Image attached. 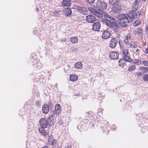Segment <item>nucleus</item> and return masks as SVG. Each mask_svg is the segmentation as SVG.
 <instances>
[{
  "label": "nucleus",
  "instance_id": "nucleus-1",
  "mask_svg": "<svg viewBox=\"0 0 148 148\" xmlns=\"http://www.w3.org/2000/svg\"><path fill=\"white\" fill-rule=\"evenodd\" d=\"M103 15L105 18H103L102 20L107 26L114 32H117V29L119 28L120 25L117 20L106 13H105Z\"/></svg>",
  "mask_w": 148,
  "mask_h": 148
},
{
  "label": "nucleus",
  "instance_id": "nucleus-2",
  "mask_svg": "<svg viewBox=\"0 0 148 148\" xmlns=\"http://www.w3.org/2000/svg\"><path fill=\"white\" fill-rule=\"evenodd\" d=\"M117 18L119 25L123 27H127L128 24L127 23L131 22V21H130L128 15L126 14H120L118 15Z\"/></svg>",
  "mask_w": 148,
  "mask_h": 148
},
{
  "label": "nucleus",
  "instance_id": "nucleus-3",
  "mask_svg": "<svg viewBox=\"0 0 148 148\" xmlns=\"http://www.w3.org/2000/svg\"><path fill=\"white\" fill-rule=\"evenodd\" d=\"M96 8L98 10L102 11L106 9L107 7V3L100 1H98L96 3Z\"/></svg>",
  "mask_w": 148,
  "mask_h": 148
},
{
  "label": "nucleus",
  "instance_id": "nucleus-4",
  "mask_svg": "<svg viewBox=\"0 0 148 148\" xmlns=\"http://www.w3.org/2000/svg\"><path fill=\"white\" fill-rule=\"evenodd\" d=\"M112 9L113 12L116 14L121 13L122 10L121 4L119 3H117L113 6Z\"/></svg>",
  "mask_w": 148,
  "mask_h": 148
},
{
  "label": "nucleus",
  "instance_id": "nucleus-5",
  "mask_svg": "<svg viewBox=\"0 0 148 148\" xmlns=\"http://www.w3.org/2000/svg\"><path fill=\"white\" fill-rule=\"evenodd\" d=\"M40 123L41 128H46L49 124V122H48L47 119L44 118H42L40 120Z\"/></svg>",
  "mask_w": 148,
  "mask_h": 148
},
{
  "label": "nucleus",
  "instance_id": "nucleus-6",
  "mask_svg": "<svg viewBox=\"0 0 148 148\" xmlns=\"http://www.w3.org/2000/svg\"><path fill=\"white\" fill-rule=\"evenodd\" d=\"M118 43L117 40L115 38H113L111 39L109 43V46L111 48H115Z\"/></svg>",
  "mask_w": 148,
  "mask_h": 148
},
{
  "label": "nucleus",
  "instance_id": "nucleus-7",
  "mask_svg": "<svg viewBox=\"0 0 148 148\" xmlns=\"http://www.w3.org/2000/svg\"><path fill=\"white\" fill-rule=\"evenodd\" d=\"M119 54L118 52L113 51L110 53L109 57L112 60H116L118 59Z\"/></svg>",
  "mask_w": 148,
  "mask_h": 148
},
{
  "label": "nucleus",
  "instance_id": "nucleus-8",
  "mask_svg": "<svg viewBox=\"0 0 148 148\" xmlns=\"http://www.w3.org/2000/svg\"><path fill=\"white\" fill-rule=\"evenodd\" d=\"M86 20L89 23H93L95 21L96 18L92 15H88L86 17Z\"/></svg>",
  "mask_w": 148,
  "mask_h": 148
},
{
  "label": "nucleus",
  "instance_id": "nucleus-9",
  "mask_svg": "<svg viewBox=\"0 0 148 148\" xmlns=\"http://www.w3.org/2000/svg\"><path fill=\"white\" fill-rule=\"evenodd\" d=\"M136 11L135 10H132V11L129 13L128 14H127L128 15V19H130V21H131V22L135 18L136 14L135 12Z\"/></svg>",
  "mask_w": 148,
  "mask_h": 148
},
{
  "label": "nucleus",
  "instance_id": "nucleus-10",
  "mask_svg": "<svg viewBox=\"0 0 148 148\" xmlns=\"http://www.w3.org/2000/svg\"><path fill=\"white\" fill-rule=\"evenodd\" d=\"M110 33L108 31L106 30L103 32L102 38L103 39H107L110 38Z\"/></svg>",
  "mask_w": 148,
  "mask_h": 148
},
{
  "label": "nucleus",
  "instance_id": "nucleus-11",
  "mask_svg": "<svg viewBox=\"0 0 148 148\" xmlns=\"http://www.w3.org/2000/svg\"><path fill=\"white\" fill-rule=\"evenodd\" d=\"M141 0H135L134 3L133 5L132 9L133 10H137L139 8V5L140 3Z\"/></svg>",
  "mask_w": 148,
  "mask_h": 148
},
{
  "label": "nucleus",
  "instance_id": "nucleus-12",
  "mask_svg": "<svg viewBox=\"0 0 148 148\" xmlns=\"http://www.w3.org/2000/svg\"><path fill=\"white\" fill-rule=\"evenodd\" d=\"M100 27V23L98 22H96L93 25L92 29L95 31H98L99 30Z\"/></svg>",
  "mask_w": 148,
  "mask_h": 148
},
{
  "label": "nucleus",
  "instance_id": "nucleus-13",
  "mask_svg": "<svg viewBox=\"0 0 148 148\" xmlns=\"http://www.w3.org/2000/svg\"><path fill=\"white\" fill-rule=\"evenodd\" d=\"M55 113L57 114H60L61 111V108L60 105L59 104H57L55 106Z\"/></svg>",
  "mask_w": 148,
  "mask_h": 148
},
{
  "label": "nucleus",
  "instance_id": "nucleus-14",
  "mask_svg": "<svg viewBox=\"0 0 148 148\" xmlns=\"http://www.w3.org/2000/svg\"><path fill=\"white\" fill-rule=\"evenodd\" d=\"M42 111L43 113L47 114L49 110V108L47 104H45L42 107Z\"/></svg>",
  "mask_w": 148,
  "mask_h": 148
},
{
  "label": "nucleus",
  "instance_id": "nucleus-15",
  "mask_svg": "<svg viewBox=\"0 0 148 148\" xmlns=\"http://www.w3.org/2000/svg\"><path fill=\"white\" fill-rule=\"evenodd\" d=\"M77 10L79 11L81 13L84 14L86 12V9L84 7L77 6Z\"/></svg>",
  "mask_w": 148,
  "mask_h": 148
},
{
  "label": "nucleus",
  "instance_id": "nucleus-16",
  "mask_svg": "<svg viewBox=\"0 0 148 148\" xmlns=\"http://www.w3.org/2000/svg\"><path fill=\"white\" fill-rule=\"evenodd\" d=\"M71 0H64L63 1L62 3V5L65 6H69L71 4Z\"/></svg>",
  "mask_w": 148,
  "mask_h": 148
},
{
  "label": "nucleus",
  "instance_id": "nucleus-17",
  "mask_svg": "<svg viewBox=\"0 0 148 148\" xmlns=\"http://www.w3.org/2000/svg\"><path fill=\"white\" fill-rule=\"evenodd\" d=\"M78 40V39L77 37H72L70 38V41L73 44L77 43Z\"/></svg>",
  "mask_w": 148,
  "mask_h": 148
},
{
  "label": "nucleus",
  "instance_id": "nucleus-18",
  "mask_svg": "<svg viewBox=\"0 0 148 148\" xmlns=\"http://www.w3.org/2000/svg\"><path fill=\"white\" fill-rule=\"evenodd\" d=\"M75 67L77 69H81L82 68V64L81 62H78L75 64Z\"/></svg>",
  "mask_w": 148,
  "mask_h": 148
},
{
  "label": "nucleus",
  "instance_id": "nucleus-19",
  "mask_svg": "<svg viewBox=\"0 0 148 148\" xmlns=\"http://www.w3.org/2000/svg\"><path fill=\"white\" fill-rule=\"evenodd\" d=\"M143 11L142 9L138 10L136 13L135 17L138 18L143 14Z\"/></svg>",
  "mask_w": 148,
  "mask_h": 148
},
{
  "label": "nucleus",
  "instance_id": "nucleus-20",
  "mask_svg": "<svg viewBox=\"0 0 148 148\" xmlns=\"http://www.w3.org/2000/svg\"><path fill=\"white\" fill-rule=\"evenodd\" d=\"M44 128H40L39 129V131L41 134L45 136L47 134V132L45 131V130L44 129Z\"/></svg>",
  "mask_w": 148,
  "mask_h": 148
},
{
  "label": "nucleus",
  "instance_id": "nucleus-21",
  "mask_svg": "<svg viewBox=\"0 0 148 148\" xmlns=\"http://www.w3.org/2000/svg\"><path fill=\"white\" fill-rule=\"evenodd\" d=\"M78 78V77L77 75L73 74L70 75V79L72 81L75 82L77 79Z\"/></svg>",
  "mask_w": 148,
  "mask_h": 148
},
{
  "label": "nucleus",
  "instance_id": "nucleus-22",
  "mask_svg": "<svg viewBox=\"0 0 148 148\" xmlns=\"http://www.w3.org/2000/svg\"><path fill=\"white\" fill-rule=\"evenodd\" d=\"M118 0H108V2L110 4L112 5L113 6L119 3Z\"/></svg>",
  "mask_w": 148,
  "mask_h": 148
},
{
  "label": "nucleus",
  "instance_id": "nucleus-23",
  "mask_svg": "<svg viewBox=\"0 0 148 148\" xmlns=\"http://www.w3.org/2000/svg\"><path fill=\"white\" fill-rule=\"evenodd\" d=\"M136 69V66L135 65H132L128 68V70L129 72H131L134 71Z\"/></svg>",
  "mask_w": 148,
  "mask_h": 148
},
{
  "label": "nucleus",
  "instance_id": "nucleus-24",
  "mask_svg": "<svg viewBox=\"0 0 148 148\" xmlns=\"http://www.w3.org/2000/svg\"><path fill=\"white\" fill-rule=\"evenodd\" d=\"M123 59L124 61L129 62H131L132 61V59L129 56H127V55L123 56Z\"/></svg>",
  "mask_w": 148,
  "mask_h": 148
},
{
  "label": "nucleus",
  "instance_id": "nucleus-25",
  "mask_svg": "<svg viewBox=\"0 0 148 148\" xmlns=\"http://www.w3.org/2000/svg\"><path fill=\"white\" fill-rule=\"evenodd\" d=\"M124 60L123 59H120L119 61V66H120L124 67L125 65H126V64L124 63Z\"/></svg>",
  "mask_w": 148,
  "mask_h": 148
},
{
  "label": "nucleus",
  "instance_id": "nucleus-26",
  "mask_svg": "<svg viewBox=\"0 0 148 148\" xmlns=\"http://www.w3.org/2000/svg\"><path fill=\"white\" fill-rule=\"evenodd\" d=\"M131 61L134 64H137V65H139L141 63V60H132Z\"/></svg>",
  "mask_w": 148,
  "mask_h": 148
},
{
  "label": "nucleus",
  "instance_id": "nucleus-27",
  "mask_svg": "<svg viewBox=\"0 0 148 148\" xmlns=\"http://www.w3.org/2000/svg\"><path fill=\"white\" fill-rule=\"evenodd\" d=\"M51 136L49 137V138H48L49 141L51 143V145H54L56 143L57 141L56 140H54V139H53L52 138V139L51 140Z\"/></svg>",
  "mask_w": 148,
  "mask_h": 148
},
{
  "label": "nucleus",
  "instance_id": "nucleus-28",
  "mask_svg": "<svg viewBox=\"0 0 148 148\" xmlns=\"http://www.w3.org/2000/svg\"><path fill=\"white\" fill-rule=\"evenodd\" d=\"M72 11L70 8H68L66 9L65 11V13L66 15L69 16L71 14Z\"/></svg>",
  "mask_w": 148,
  "mask_h": 148
},
{
  "label": "nucleus",
  "instance_id": "nucleus-29",
  "mask_svg": "<svg viewBox=\"0 0 148 148\" xmlns=\"http://www.w3.org/2000/svg\"><path fill=\"white\" fill-rule=\"evenodd\" d=\"M48 122H49V124L51 123L50 122H53L54 121V116L53 115H50L48 119Z\"/></svg>",
  "mask_w": 148,
  "mask_h": 148
},
{
  "label": "nucleus",
  "instance_id": "nucleus-30",
  "mask_svg": "<svg viewBox=\"0 0 148 148\" xmlns=\"http://www.w3.org/2000/svg\"><path fill=\"white\" fill-rule=\"evenodd\" d=\"M129 45H131L130 46V45L128 46L129 47H132L135 48L137 47V45L134 42H132Z\"/></svg>",
  "mask_w": 148,
  "mask_h": 148
},
{
  "label": "nucleus",
  "instance_id": "nucleus-31",
  "mask_svg": "<svg viewBox=\"0 0 148 148\" xmlns=\"http://www.w3.org/2000/svg\"><path fill=\"white\" fill-rule=\"evenodd\" d=\"M60 12H61L60 11H59L57 12L55 11L53 12V14L54 16L56 17L59 16L60 15Z\"/></svg>",
  "mask_w": 148,
  "mask_h": 148
},
{
  "label": "nucleus",
  "instance_id": "nucleus-32",
  "mask_svg": "<svg viewBox=\"0 0 148 148\" xmlns=\"http://www.w3.org/2000/svg\"><path fill=\"white\" fill-rule=\"evenodd\" d=\"M143 78L145 82H148V74L144 75Z\"/></svg>",
  "mask_w": 148,
  "mask_h": 148
},
{
  "label": "nucleus",
  "instance_id": "nucleus-33",
  "mask_svg": "<svg viewBox=\"0 0 148 148\" xmlns=\"http://www.w3.org/2000/svg\"><path fill=\"white\" fill-rule=\"evenodd\" d=\"M104 14H103V15L101 14V13L99 12H97V14L96 15V16H97L99 17L100 18H101L103 17V16H104Z\"/></svg>",
  "mask_w": 148,
  "mask_h": 148
},
{
  "label": "nucleus",
  "instance_id": "nucleus-34",
  "mask_svg": "<svg viewBox=\"0 0 148 148\" xmlns=\"http://www.w3.org/2000/svg\"><path fill=\"white\" fill-rule=\"evenodd\" d=\"M123 53L124 56H127L128 54V51L127 49H124L123 50Z\"/></svg>",
  "mask_w": 148,
  "mask_h": 148
},
{
  "label": "nucleus",
  "instance_id": "nucleus-35",
  "mask_svg": "<svg viewBox=\"0 0 148 148\" xmlns=\"http://www.w3.org/2000/svg\"><path fill=\"white\" fill-rule=\"evenodd\" d=\"M141 21L139 20H137L135 21L134 23V25L135 26H137L141 23Z\"/></svg>",
  "mask_w": 148,
  "mask_h": 148
},
{
  "label": "nucleus",
  "instance_id": "nucleus-36",
  "mask_svg": "<svg viewBox=\"0 0 148 148\" xmlns=\"http://www.w3.org/2000/svg\"><path fill=\"white\" fill-rule=\"evenodd\" d=\"M129 40L126 39H125L124 40V43L127 46H129V45H129L130 43L129 42Z\"/></svg>",
  "mask_w": 148,
  "mask_h": 148
},
{
  "label": "nucleus",
  "instance_id": "nucleus-37",
  "mask_svg": "<svg viewBox=\"0 0 148 148\" xmlns=\"http://www.w3.org/2000/svg\"><path fill=\"white\" fill-rule=\"evenodd\" d=\"M95 1V0H86V1L90 4H93Z\"/></svg>",
  "mask_w": 148,
  "mask_h": 148
},
{
  "label": "nucleus",
  "instance_id": "nucleus-38",
  "mask_svg": "<svg viewBox=\"0 0 148 148\" xmlns=\"http://www.w3.org/2000/svg\"><path fill=\"white\" fill-rule=\"evenodd\" d=\"M131 38V35L129 33L127 34L126 36V38H125L126 39L130 40Z\"/></svg>",
  "mask_w": 148,
  "mask_h": 148
},
{
  "label": "nucleus",
  "instance_id": "nucleus-39",
  "mask_svg": "<svg viewBox=\"0 0 148 148\" xmlns=\"http://www.w3.org/2000/svg\"><path fill=\"white\" fill-rule=\"evenodd\" d=\"M142 63L144 66H148V62L147 61H144L142 62Z\"/></svg>",
  "mask_w": 148,
  "mask_h": 148
},
{
  "label": "nucleus",
  "instance_id": "nucleus-40",
  "mask_svg": "<svg viewBox=\"0 0 148 148\" xmlns=\"http://www.w3.org/2000/svg\"><path fill=\"white\" fill-rule=\"evenodd\" d=\"M47 105L48 106V107L49 108H51L52 107H53L52 106L53 105L52 103L51 102V101H50L49 103H48V104Z\"/></svg>",
  "mask_w": 148,
  "mask_h": 148
},
{
  "label": "nucleus",
  "instance_id": "nucleus-41",
  "mask_svg": "<svg viewBox=\"0 0 148 148\" xmlns=\"http://www.w3.org/2000/svg\"><path fill=\"white\" fill-rule=\"evenodd\" d=\"M36 105L39 107L41 105V102L39 101H37L36 103Z\"/></svg>",
  "mask_w": 148,
  "mask_h": 148
},
{
  "label": "nucleus",
  "instance_id": "nucleus-42",
  "mask_svg": "<svg viewBox=\"0 0 148 148\" xmlns=\"http://www.w3.org/2000/svg\"><path fill=\"white\" fill-rule=\"evenodd\" d=\"M92 11H91V12L93 14H94L96 16L97 12L95 10H94L93 9H92Z\"/></svg>",
  "mask_w": 148,
  "mask_h": 148
},
{
  "label": "nucleus",
  "instance_id": "nucleus-43",
  "mask_svg": "<svg viewBox=\"0 0 148 148\" xmlns=\"http://www.w3.org/2000/svg\"><path fill=\"white\" fill-rule=\"evenodd\" d=\"M144 72L145 73L148 72V67H144Z\"/></svg>",
  "mask_w": 148,
  "mask_h": 148
},
{
  "label": "nucleus",
  "instance_id": "nucleus-44",
  "mask_svg": "<svg viewBox=\"0 0 148 148\" xmlns=\"http://www.w3.org/2000/svg\"><path fill=\"white\" fill-rule=\"evenodd\" d=\"M137 32L140 34H142L141 29L140 28H138L137 29Z\"/></svg>",
  "mask_w": 148,
  "mask_h": 148
},
{
  "label": "nucleus",
  "instance_id": "nucleus-45",
  "mask_svg": "<svg viewBox=\"0 0 148 148\" xmlns=\"http://www.w3.org/2000/svg\"><path fill=\"white\" fill-rule=\"evenodd\" d=\"M144 67H140L139 68V70L140 71H144Z\"/></svg>",
  "mask_w": 148,
  "mask_h": 148
},
{
  "label": "nucleus",
  "instance_id": "nucleus-46",
  "mask_svg": "<svg viewBox=\"0 0 148 148\" xmlns=\"http://www.w3.org/2000/svg\"><path fill=\"white\" fill-rule=\"evenodd\" d=\"M142 75H142V73H138V77H139L140 76H142Z\"/></svg>",
  "mask_w": 148,
  "mask_h": 148
},
{
  "label": "nucleus",
  "instance_id": "nucleus-47",
  "mask_svg": "<svg viewBox=\"0 0 148 148\" xmlns=\"http://www.w3.org/2000/svg\"><path fill=\"white\" fill-rule=\"evenodd\" d=\"M135 51L136 52H139V49H136L135 50Z\"/></svg>",
  "mask_w": 148,
  "mask_h": 148
},
{
  "label": "nucleus",
  "instance_id": "nucleus-48",
  "mask_svg": "<svg viewBox=\"0 0 148 148\" xmlns=\"http://www.w3.org/2000/svg\"><path fill=\"white\" fill-rule=\"evenodd\" d=\"M145 52L147 54H148V47L146 49Z\"/></svg>",
  "mask_w": 148,
  "mask_h": 148
},
{
  "label": "nucleus",
  "instance_id": "nucleus-49",
  "mask_svg": "<svg viewBox=\"0 0 148 148\" xmlns=\"http://www.w3.org/2000/svg\"><path fill=\"white\" fill-rule=\"evenodd\" d=\"M42 148H49L47 146H44L43 147H42Z\"/></svg>",
  "mask_w": 148,
  "mask_h": 148
},
{
  "label": "nucleus",
  "instance_id": "nucleus-50",
  "mask_svg": "<svg viewBox=\"0 0 148 148\" xmlns=\"http://www.w3.org/2000/svg\"><path fill=\"white\" fill-rule=\"evenodd\" d=\"M92 8H89V10L91 12V11H92Z\"/></svg>",
  "mask_w": 148,
  "mask_h": 148
},
{
  "label": "nucleus",
  "instance_id": "nucleus-51",
  "mask_svg": "<svg viewBox=\"0 0 148 148\" xmlns=\"http://www.w3.org/2000/svg\"><path fill=\"white\" fill-rule=\"evenodd\" d=\"M146 42H145L143 43V46H145L146 45Z\"/></svg>",
  "mask_w": 148,
  "mask_h": 148
},
{
  "label": "nucleus",
  "instance_id": "nucleus-52",
  "mask_svg": "<svg viewBox=\"0 0 148 148\" xmlns=\"http://www.w3.org/2000/svg\"><path fill=\"white\" fill-rule=\"evenodd\" d=\"M65 148H71V147L70 146H67Z\"/></svg>",
  "mask_w": 148,
  "mask_h": 148
},
{
  "label": "nucleus",
  "instance_id": "nucleus-53",
  "mask_svg": "<svg viewBox=\"0 0 148 148\" xmlns=\"http://www.w3.org/2000/svg\"><path fill=\"white\" fill-rule=\"evenodd\" d=\"M144 2H145L146 1V0H142Z\"/></svg>",
  "mask_w": 148,
  "mask_h": 148
},
{
  "label": "nucleus",
  "instance_id": "nucleus-54",
  "mask_svg": "<svg viewBox=\"0 0 148 148\" xmlns=\"http://www.w3.org/2000/svg\"><path fill=\"white\" fill-rule=\"evenodd\" d=\"M65 40H66V39H65L64 40H63V42H65Z\"/></svg>",
  "mask_w": 148,
  "mask_h": 148
},
{
  "label": "nucleus",
  "instance_id": "nucleus-55",
  "mask_svg": "<svg viewBox=\"0 0 148 148\" xmlns=\"http://www.w3.org/2000/svg\"><path fill=\"white\" fill-rule=\"evenodd\" d=\"M147 58H148V57H147Z\"/></svg>",
  "mask_w": 148,
  "mask_h": 148
}]
</instances>
